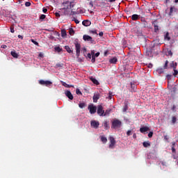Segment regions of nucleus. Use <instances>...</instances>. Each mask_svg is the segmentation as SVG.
Returning <instances> with one entry per match:
<instances>
[{
  "mask_svg": "<svg viewBox=\"0 0 178 178\" xmlns=\"http://www.w3.org/2000/svg\"><path fill=\"white\" fill-rule=\"evenodd\" d=\"M100 140L102 142V143L106 144L108 141L107 138H106L105 136H102V137H100Z\"/></svg>",
  "mask_w": 178,
  "mask_h": 178,
  "instance_id": "18",
  "label": "nucleus"
},
{
  "mask_svg": "<svg viewBox=\"0 0 178 178\" xmlns=\"http://www.w3.org/2000/svg\"><path fill=\"white\" fill-rule=\"evenodd\" d=\"M175 122H177V118L176 117H172V124H175Z\"/></svg>",
  "mask_w": 178,
  "mask_h": 178,
  "instance_id": "36",
  "label": "nucleus"
},
{
  "mask_svg": "<svg viewBox=\"0 0 178 178\" xmlns=\"http://www.w3.org/2000/svg\"><path fill=\"white\" fill-rule=\"evenodd\" d=\"M92 63H95V56H92Z\"/></svg>",
  "mask_w": 178,
  "mask_h": 178,
  "instance_id": "47",
  "label": "nucleus"
},
{
  "mask_svg": "<svg viewBox=\"0 0 178 178\" xmlns=\"http://www.w3.org/2000/svg\"><path fill=\"white\" fill-rule=\"evenodd\" d=\"M98 35H99V37H103L104 33H103V32H99V33L98 34Z\"/></svg>",
  "mask_w": 178,
  "mask_h": 178,
  "instance_id": "54",
  "label": "nucleus"
},
{
  "mask_svg": "<svg viewBox=\"0 0 178 178\" xmlns=\"http://www.w3.org/2000/svg\"><path fill=\"white\" fill-rule=\"evenodd\" d=\"M82 25H83L84 26H88L91 25V22L89 20H84L82 22Z\"/></svg>",
  "mask_w": 178,
  "mask_h": 178,
  "instance_id": "15",
  "label": "nucleus"
},
{
  "mask_svg": "<svg viewBox=\"0 0 178 178\" xmlns=\"http://www.w3.org/2000/svg\"><path fill=\"white\" fill-rule=\"evenodd\" d=\"M54 49L58 51V52H60L62 51V49H60V47H55Z\"/></svg>",
  "mask_w": 178,
  "mask_h": 178,
  "instance_id": "34",
  "label": "nucleus"
},
{
  "mask_svg": "<svg viewBox=\"0 0 178 178\" xmlns=\"http://www.w3.org/2000/svg\"><path fill=\"white\" fill-rule=\"evenodd\" d=\"M101 54L99 52H97L96 54H94V56H95L96 58H97L98 56H99Z\"/></svg>",
  "mask_w": 178,
  "mask_h": 178,
  "instance_id": "49",
  "label": "nucleus"
},
{
  "mask_svg": "<svg viewBox=\"0 0 178 178\" xmlns=\"http://www.w3.org/2000/svg\"><path fill=\"white\" fill-rule=\"evenodd\" d=\"M104 129H108L110 128L107 121L104 122Z\"/></svg>",
  "mask_w": 178,
  "mask_h": 178,
  "instance_id": "25",
  "label": "nucleus"
},
{
  "mask_svg": "<svg viewBox=\"0 0 178 178\" xmlns=\"http://www.w3.org/2000/svg\"><path fill=\"white\" fill-rule=\"evenodd\" d=\"M118 62L117 57H113L109 60V63L111 64H116Z\"/></svg>",
  "mask_w": 178,
  "mask_h": 178,
  "instance_id": "16",
  "label": "nucleus"
},
{
  "mask_svg": "<svg viewBox=\"0 0 178 178\" xmlns=\"http://www.w3.org/2000/svg\"><path fill=\"white\" fill-rule=\"evenodd\" d=\"M92 55L90 54H88V58L91 59Z\"/></svg>",
  "mask_w": 178,
  "mask_h": 178,
  "instance_id": "58",
  "label": "nucleus"
},
{
  "mask_svg": "<svg viewBox=\"0 0 178 178\" xmlns=\"http://www.w3.org/2000/svg\"><path fill=\"white\" fill-rule=\"evenodd\" d=\"M83 52H87V49L83 48Z\"/></svg>",
  "mask_w": 178,
  "mask_h": 178,
  "instance_id": "64",
  "label": "nucleus"
},
{
  "mask_svg": "<svg viewBox=\"0 0 178 178\" xmlns=\"http://www.w3.org/2000/svg\"><path fill=\"white\" fill-rule=\"evenodd\" d=\"M130 86H131V88H132V90H135V88H136V85L135 84H134V83H130Z\"/></svg>",
  "mask_w": 178,
  "mask_h": 178,
  "instance_id": "40",
  "label": "nucleus"
},
{
  "mask_svg": "<svg viewBox=\"0 0 178 178\" xmlns=\"http://www.w3.org/2000/svg\"><path fill=\"white\" fill-rule=\"evenodd\" d=\"M109 140H110L109 148L113 149L115 147V145L117 143V142L115 141V138H113L112 136L109 137Z\"/></svg>",
  "mask_w": 178,
  "mask_h": 178,
  "instance_id": "5",
  "label": "nucleus"
},
{
  "mask_svg": "<svg viewBox=\"0 0 178 178\" xmlns=\"http://www.w3.org/2000/svg\"><path fill=\"white\" fill-rule=\"evenodd\" d=\"M65 95L70 100H73V99H74L73 95L72 94V92L70 90H66Z\"/></svg>",
  "mask_w": 178,
  "mask_h": 178,
  "instance_id": "11",
  "label": "nucleus"
},
{
  "mask_svg": "<svg viewBox=\"0 0 178 178\" xmlns=\"http://www.w3.org/2000/svg\"><path fill=\"white\" fill-rule=\"evenodd\" d=\"M171 67H172L173 69H175L177 67V63H172V64H171Z\"/></svg>",
  "mask_w": 178,
  "mask_h": 178,
  "instance_id": "37",
  "label": "nucleus"
},
{
  "mask_svg": "<svg viewBox=\"0 0 178 178\" xmlns=\"http://www.w3.org/2000/svg\"><path fill=\"white\" fill-rule=\"evenodd\" d=\"M47 11V8H42V13H46Z\"/></svg>",
  "mask_w": 178,
  "mask_h": 178,
  "instance_id": "55",
  "label": "nucleus"
},
{
  "mask_svg": "<svg viewBox=\"0 0 178 178\" xmlns=\"http://www.w3.org/2000/svg\"><path fill=\"white\" fill-rule=\"evenodd\" d=\"M33 44H34L36 46H38V42L34 40L33 39L31 40Z\"/></svg>",
  "mask_w": 178,
  "mask_h": 178,
  "instance_id": "35",
  "label": "nucleus"
},
{
  "mask_svg": "<svg viewBox=\"0 0 178 178\" xmlns=\"http://www.w3.org/2000/svg\"><path fill=\"white\" fill-rule=\"evenodd\" d=\"M90 54L92 55V56H94V55L96 54H95V51L92 50V51H90Z\"/></svg>",
  "mask_w": 178,
  "mask_h": 178,
  "instance_id": "48",
  "label": "nucleus"
},
{
  "mask_svg": "<svg viewBox=\"0 0 178 178\" xmlns=\"http://www.w3.org/2000/svg\"><path fill=\"white\" fill-rule=\"evenodd\" d=\"M88 109L90 111V114H95L96 111H97V107L94 106L93 104H91L88 105Z\"/></svg>",
  "mask_w": 178,
  "mask_h": 178,
  "instance_id": "6",
  "label": "nucleus"
},
{
  "mask_svg": "<svg viewBox=\"0 0 178 178\" xmlns=\"http://www.w3.org/2000/svg\"><path fill=\"white\" fill-rule=\"evenodd\" d=\"M168 60H165V65H163V69H167L168 67Z\"/></svg>",
  "mask_w": 178,
  "mask_h": 178,
  "instance_id": "41",
  "label": "nucleus"
},
{
  "mask_svg": "<svg viewBox=\"0 0 178 178\" xmlns=\"http://www.w3.org/2000/svg\"><path fill=\"white\" fill-rule=\"evenodd\" d=\"M166 70V69H163V67H160L159 69H157L156 72L157 73H159V74H161L163 73V70Z\"/></svg>",
  "mask_w": 178,
  "mask_h": 178,
  "instance_id": "26",
  "label": "nucleus"
},
{
  "mask_svg": "<svg viewBox=\"0 0 178 178\" xmlns=\"http://www.w3.org/2000/svg\"><path fill=\"white\" fill-rule=\"evenodd\" d=\"M149 136V138H151L153 136V132H149V135H147Z\"/></svg>",
  "mask_w": 178,
  "mask_h": 178,
  "instance_id": "44",
  "label": "nucleus"
},
{
  "mask_svg": "<svg viewBox=\"0 0 178 178\" xmlns=\"http://www.w3.org/2000/svg\"><path fill=\"white\" fill-rule=\"evenodd\" d=\"M128 109L129 106H127V104H125V106L123 108V112L125 113L126 111H127Z\"/></svg>",
  "mask_w": 178,
  "mask_h": 178,
  "instance_id": "30",
  "label": "nucleus"
},
{
  "mask_svg": "<svg viewBox=\"0 0 178 178\" xmlns=\"http://www.w3.org/2000/svg\"><path fill=\"white\" fill-rule=\"evenodd\" d=\"M100 96L101 95L99 94L94 95V96H93V102L97 103V100L99 99Z\"/></svg>",
  "mask_w": 178,
  "mask_h": 178,
  "instance_id": "13",
  "label": "nucleus"
},
{
  "mask_svg": "<svg viewBox=\"0 0 178 178\" xmlns=\"http://www.w3.org/2000/svg\"><path fill=\"white\" fill-rule=\"evenodd\" d=\"M31 3L30 2H25V7H30Z\"/></svg>",
  "mask_w": 178,
  "mask_h": 178,
  "instance_id": "42",
  "label": "nucleus"
},
{
  "mask_svg": "<svg viewBox=\"0 0 178 178\" xmlns=\"http://www.w3.org/2000/svg\"><path fill=\"white\" fill-rule=\"evenodd\" d=\"M10 55H11V56H13L15 58H18V56H19L18 54H17L16 51H11Z\"/></svg>",
  "mask_w": 178,
  "mask_h": 178,
  "instance_id": "17",
  "label": "nucleus"
},
{
  "mask_svg": "<svg viewBox=\"0 0 178 178\" xmlns=\"http://www.w3.org/2000/svg\"><path fill=\"white\" fill-rule=\"evenodd\" d=\"M90 81L92 82H93V83L95 84V85H99V83L98 82L97 80H96L95 78H93V77L90 78Z\"/></svg>",
  "mask_w": 178,
  "mask_h": 178,
  "instance_id": "23",
  "label": "nucleus"
},
{
  "mask_svg": "<svg viewBox=\"0 0 178 178\" xmlns=\"http://www.w3.org/2000/svg\"><path fill=\"white\" fill-rule=\"evenodd\" d=\"M165 40H167V41H170V37L169 36V33H165Z\"/></svg>",
  "mask_w": 178,
  "mask_h": 178,
  "instance_id": "28",
  "label": "nucleus"
},
{
  "mask_svg": "<svg viewBox=\"0 0 178 178\" xmlns=\"http://www.w3.org/2000/svg\"><path fill=\"white\" fill-rule=\"evenodd\" d=\"M143 147H145V148L149 147V146H151V143H149V141L143 142Z\"/></svg>",
  "mask_w": 178,
  "mask_h": 178,
  "instance_id": "21",
  "label": "nucleus"
},
{
  "mask_svg": "<svg viewBox=\"0 0 178 178\" xmlns=\"http://www.w3.org/2000/svg\"><path fill=\"white\" fill-rule=\"evenodd\" d=\"M18 38L21 40H24V36L19 35Z\"/></svg>",
  "mask_w": 178,
  "mask_h": 178,
  "instance_id": "56",
  "label": "nucleus"
},
{
  "mask_svg": "<svg viewBox=\"0 0 178 178\" xmlns=\"http://www.w3.org/2000/svg\"><path fill=\"white\" fill-rule=\"evenodd\" d=\"M172 150L173 154H175V147H172Z\"/></svg>",
  "mask_w": 178,
  "mask_h": 178,
  "instance_id": "59",
  "label": "nucleus"
},
{
  "mask_svg": "<svg viewBox=\"0 0 178 178\" xmlns=\"http://www.w3.org/2000/svg\"><path fill=\"white\" fill-rule=\"evenodd\" d=\"M177 74H178V72H177V70H175V73H173V76H177Z\"/></svg>",
  "mask_w": 178,
  "mask_h": 178,
  "instance_id": "51",
  "label": "nucleus"
},
{
  "mask_svg": "<svg viewBox=\"0 0 178 178\" xmlns=\"http://www.w3.org/2000/svg\"><path fill=\"white\" fill-rule=\"evenodd\" d=\"M60 35H61V36H62L63 38H65V37H66L67 34H66V31H65V29H62V30L60 31Z\"/></svg>",
  "mask_w": 178,
  "mask_h": 178,
  "instance_id": "20",
  "label": "nucleus"
},
{
  "mask_svg": "<svg viewBox=\"0 0 178 178\" xmlns=\"http://www.w3.org/2000/svg\"><path fill=\"white\" fill-rule=\"evenodd\" d=\"M140 19V15H131V20L132 21H137V20H139Z\"/></svg>",
  "mask_w": 178,
  "mask_h": 178,
  "instance_id": "14",
  "label": "nucleus"
},
{
  "mask_svg": "<svg viewBox=\"0 0 178 178\" xmlns=\"http://www.w3.org/2000/svg\"><path fill=\"white\" fill-rule=\"evenodd\" d=\"M168 55L172 56V52L171 51H168Z\"/></svg>",
  "mask_w": 178,
  "mask_h": 178,
  "instance_id": "52",
  "label": "nucleus"
},
{
  "mask_svg": "<svg viewBox=\"0 0 178 178\" xmlns=\"http://www.w3.org/2000/svg\"><path fill=\"white\" fill-rule=\"evenodd\" d=\"M127 135L128 136H131V130H128V131H127Z\"/></svg>",
  "mask_w": 178,
  "mask_h": 178,
  "instance_id": "45",
  "label": "nucleus"
},
{
  "mask_svg": "<svg viewBox=\"0 0 178 178\" xmlns=\"http://www.w3.org/2000/svg\"><path fill=\"white\" fill-rule=\"evenodd\" d=\"M74 47L76 48V58H79L80 56V49H81V45L76 42L74 43Z\"/></svg>",
  "mask_w": 178,
  "mask_h": 178,
  "instance_id": "4",
  "label": "nucleus"
},
{
  "mask_svg": "<svg viewBox=\"0 0 178 178\" xmlns=\"http://www.w3.org/2000/svg\"><path fill=\"white\" fill-rule=\"evenodd\" d=\"M122 126V122L118 119H114L111 122V128L113 129H117L120 128Z\"/></svg>",
  "mask_w": 178,
  "mask_h": 178,
  "instance_id": "2",
  "label": "nucleus"
},
{
  "mask_svg": "<svg viewBox=\"0 0 178 178\" xmlns=\"http://www.w3.org/2000/svg\"><path fill=\"white\" fill-rule=\"evenodd\" d=\"M76 95H82V92H81V91L79 90V89H78V88H76Z\"/></svg>",
  "mask_w": 178,
  "mask_h": 178,
  "instance_id": "32",
  "label": "nucleus"
},
{
  "mask_svg": "<svg viewBox=\"0 0 178 178\" xmlns=\"http://www.w3.org/2000/svg\"><path fill=\"white\" fill-rule=\"evenodd\" d=\"M60 83H62V86L67 88H73V86H70L67 83H66L65 82L63 81H60Z\"/></svg>",
  "mask_w": 178,
  "mask_h": 178,
  "instance_id": "19",
  "label": "nucleus"
},
{
  "mask_svg": "<svg viewBox=\"0 0 178 178\" xmlns=\"http://www.w3.org/2000/svg\"><path fill=\"white\" fill-rule=\"evenodd\" d=\"M83 40L87 41V42H90V43H93V42H94L92 37L90 35H83Z\"/></svg>",
  "mask_w": 178,
  "mask_h": 178,
  "instance_id": "10",
  "label": "nucleus"
},
{
  "mask_svg": "<svg viewBox=\"0 0 178 178\" xmlns=\"http://www.w3.org/2000/svg\"><path fill=\"white\" fill-rule=\"evenodd\" d=\"M74 22V23H76V24H79V20H78L77 19H74V20H72Z\"/></svg>",
  "mask_w": 178,
  "mask_h": 178,
  "instance_id": "43",
  "label": "nucleus"
},
{
  "mask_svg": "<svg viewBox=\"0 0 178 178\" xmlns=\"http://www.w3.org/2000/svg\"><path fill=\"white\" fill-rule=\"evenodd\" d=\"M56 17H60V14H58V13H56Z\"/></svg>",
  "mask_w": 178,
  "mask_h": 178,
  "instance_id": "62",
  "label": "nucleus"
},
{
  "mask_svg": "<svg viewBox=\"0 0 178 178\" xmlns=\"http://www.w3.org/2000/svg\"><path fill=\"white\" fill-rule=\"evenodd\" d=\"M172 76V75H171V74H168V75H167V79H168V80H170Z\"/></svg>",
  "mask_w": 178,
  "mask_h": 178,
  "instance_id": "46",
  "label": "nucleus"
},
{
  "mask_svg": "<svg viewBox=\"0 0 178 178\" xmlns=\"http://www.w3.org/2000/svg\"><path fill=\"white\" fill-rule=\"evenodd\" d=\"M39 84H40L42 86H51L52 82L50 81L40 80V81H39Z\"/></svg>",
  "mask_w": 178,
  "mask_h": 178,
  "instance_id": "8",
  "label": "nucleus"
},
{
  "mask_svg": "<svg viewBox=\"0 0 178 178\" xmlns=\"http://www.w3.org/2000/svg\"><path fill=\"white\" fill-rule=\"evenodd\" d=\"M97 114L99 116H103L104 113L105 112V111L103 109V106L102 105H98L97 106Z\"/></svg>",
  "mask_w": 178,
  "mask_h": 178,
  "instance_id": "7",
  "label": "nucleus"
},
{
  "mask_svg": "<svg viewBox=\"0 0 178 178\" xmlns=\"http://www.w3.org/2000/svg\"><path fill=\"white\" fill-rule=\"evenodd\" d=\"M174 10H175V11H177V9L175 8V6H172V7H170V8L169 15H172Z\"/></svg>",
  "mask_w": 178,
  "mask_h": 178,
  "instance_id": "24",
  "label": "nucleus"
},
{
  "mask_svg": "<svg viewBox=\"0 0 178 178\" xmlns=\"http://www.w3.org/2000/svg\"><path fill=\"white\" fill-rule=\"evenodd\" d=\"M132 138H137V135H136V134H134V135H132Z\"/></svg>",
  "mask_w": 178,
  "mask_h": 178,
  "instance_id": "57",
  "label": "nucleus"
},
{
  "mask_svg": "<svg viewBox=\"0 0 178 178\" xmlns=\"http://www.w3.org/2000/svg\"><path fill=\"white\" fill-rule=\"evenodd\" d=\"M65 50L68 54H73V50L70 49L69 46H65Z\"/></svg>",
  "mask_w": 178,
  "mask_h": 178,
  "instance_id": "22",
  "label": "nucleus"
},
{
  "mask_svg": "<svg viewBox=\"0 0 178 178\" xmlns=\"http://www.w3.org/2000/svg\"><path fill=\"white\" fill-rule=\"evenodd\" d=\"M90 32H91L92 33H93V34H97L96 30H95V31H91Z\"/></svg>",
  "mask_w": 178,
  "mask_h": 178,
  "instance_id": "61",
  "label": "nucleus"
},
{
  "mask_svg": "<svg viewBox=\"0 0 178 178\" xmlns=\"http://www.w3.org/2000/svg\"><path fill=\"white\" fill-rule=\"evenodd\" d=\"M152 25L154 27V33H159V29H161V27L159 26V22L157 20H154L152 22Z\"/></svg>",
  "mask_w": 178,
  "mask_h": 178,
  "instance_id": "3",
  "label": "nucleus"
},
{
  "mask_svg": "<svg viewBox=\"0 0 178 178\" xmlns=\"http://www.w3.org/2000/svg\"><path fill=\"white\" fill-rule=\"evenodd\" d=\"M161 165H163V166H166L167 165H166V162H165V161H161Z\"/></svg>",
  "mask_w": 178,
  "mask_h": 178,
  "instance_id": "53",
  "label": "nucleus"
},
{
  "mask_svg": "<svg viewBox=\"0 0 178 178\" xmlns=\"http://www.w3.org/2000/svg\"><path fill=\"white\" fill-rule=\"evenodd\" d=\"M148 131H149V127H142L140 128V132L141 134H145V132H147Z\"/></svg>",
  "mask_w": 178,
  "mask_h": 178,
  "instance_id": "12",
  "label": "nucleus"
},
{
  "mask_svg": "<svg viewBox=\"0 0 178 178\" xmlns=\"http://www.w3.org/2000/svg\"><path fill=\"white\" fill-rule=\"evenodd\" d=\"M108 99H112V93L109 92V96H108Z\"/></svg>",
  "mask_w": 178,
  "mask_h": 178,
  "instance_id": "50",
  "label": "nucleus"
},
{
  "mask_svg": "<svg viewBox=\"0 0 178 178\" xmlns=\"http://www.w3.org/2000/svg\"><path fill=\"white\" fill-rule=\"evenodd\" d=\"M90 127H93L94 129H97L99 127V122L96 120L90 121Z\"/></svg>",
  "mask_w": 178,
  "mask_h": 178,
  "instance_id": "9",
  "label": "nucleus"
},
{
  "mask_svg": "<svg viewBox=\"0 0 178 178\" xmlns=\"http://www.w3.org/2000/svg\"><path fill=\"white\" fill-rule=\"evenodd\" d=\"M177 92V88L176 87H173V92Z\"/></svg>",
  "mask_w": 178,
  "mask_h": 178,
  "instance_id": "60",
  "label": "nucleus"
},
{
  "mask_svg": "<svg viewBox=\"0 0 178 178\" xmlns=\"http://www.w3.org/2000/svg\"><path fill=\"white\" fill-rule=\"evenodd\" d=\"M111 111V110H106V111L104 112V114L102 115V116L109 115Z\"/></svg>",
  "mask_w": 178,
  "mask_h": 178,
  "instance_id": "27",
  "label": "nucleus"
},
{
  "mask_svg": "<svg viewBox=\"0 0 178 178\" xmlns=\"http://www.w3.org/2000/svg\"><path fill=\"white\" fill-rule=\"evenodd\" d=\"M46 18V15H40V17H39V19L40 20H44Z\"/></svg>",
  "mask_w": 178,
  "mask_h": 178,
  "instance_id": "33",
  "label": "nucleus"
},
{
  "mask_svg": "<svg viewBox=\"0 0 178 178\" xmlns=\"http://www.w3.org/2000/svg\"><path fill=\"white\" fill-rule=\"evenodd\" d=\"M74 34V31L72 28L70 29V35H73Z\"/></svg>",
  "mask_w": 178,
  "mask_h": 178,
  "instance_id": "31",
  "label": "nucleus"
},
{
  "mask_svg": "<svg viewBox=\"0 0 178 178\" xmlns=\"http://www.w3.org/2000/svg\"><path fill=\"white\" fill-rule=\"evenodd\" d=\"M10 33H15V29H14V26H10Z\"/></svg>",
  "mask_w": 178,
  "mask_h": 178,
  "instance_id": "38",
  "label": "nucleus"
},
{
  "mask_svg": "<svg viewBox=\"0 0 178 178\" xmlns=\"http://www.w3.org/2000/svg\"><path fill=\"white\" fill-rule=\"evenodd\" d=\"M43 55L42 54H39V57L42 58Z\"/></svg>",
  "mask_w": 178,
  "mask_h": 178,
  "instance_id": "63",
  "label": "nucleus"
},
{
  "mask_svg": "<svg viewBox=\"0 0 178 178\" xmlns=\"http://www.w3.org/2000/svg\"><path fill=\"white\" fill-rule=\"evenodd\" d=\"M86 106V103H84V102H81V103L79 104V108H81V109H83V108H85Z\"/></svg>",
  "mask_w": 178,
  "mask_h": 178,
  "instance_id": "29",
  "label": "nucleus"
},
{
  "mask_svg": "<svg viewBox=\"0 0 178 178\" xmlns=\"http://www.w3.org/2000/svg\"><path fill=\"white\" fill-rule=\"evenodd\" d=\"M56 67H62L63 66V64L62 63H58L56 65Z\"/></svg>",
  "mask_w": 178,
  "mask_h": 178,
  "instance_id": "39",
  "label": "nucleus"
},
{
  "mask_svg": "<svg viewBox=\"0 0 178 178\" xmlns=\"http://www.w3.org/2000/svg\"><path fill=\"white\" fill-rule=\"evenodd\" d=\"M63 6H64L63 10L72 9L74 6V2L70 0H64L63 1Z\"/></svg>",
  "mask_w": 178,
  "mask_h": 178,
  "instance_id": "1",
  "label": "nucleus"
}]
</instances>
